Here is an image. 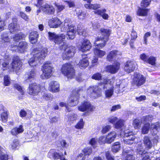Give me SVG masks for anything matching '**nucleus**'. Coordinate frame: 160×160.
Instances as JSON below:
<instances>
[{"label": "nucleus", "instance_id": "obj_1", "mask_svg": "<svg viewBox=\"0 0 160 160\" xmlns=\"http://www.w3.org/2000/svg\"><path fill=\"white\" fill-rule=\"evenodd\" d=\"M48 35L49 39L53 41L58 44L63 43L60 46V49L64 50L62 54L63 59H69L73 56L75 51V48L72 46H68L66 43L63 42L66 38V36L63 34L59 35L56 34L54 32H49Z\"/></svg>", "mask_w": 160, "mask_h": 160}, {"label": "nucleus", "instance_id": "obj_2", "mask_svg": "<svg viewBox=\"0 0 160 160\" xmlns=\"http://www.w3.org/2000/svg\"><path fill=\"white\" fill-rule=\"evenodd\" d=\"M10 60L9 56L8 54H6L2 62V68L3 70L9 69L12 71L14 70H18L20 69L22 62L20 60H14L11 64L9 65V62Z\"/></svg>", "mask_w": 160, "mask_h": 160}, {"label": "nucleus", "instance_id": "obj_3", "mask_svg": "<svg viewBox=\"0 0 160 160\" xmlns=\"http://www.w3.org/2000/svg\"><path fill=\"white\" fill-rule=\"evenodd\" d=\"M48 52V49L45 48L42 50H40L38 48H34L32 52L33 57L31 58L28 61L29 65L32 67L35 66L37 60L43 59L47 55Z\"/></svg>", "mask_w": 160, "mask_h": 160}, {"label": "nucleus", "instance_id": "obj_4", "mask_svg": "<svg viewBox=\"0 0 160 160\" xmlns=\"http://www.w3.org/2000/svg\"><path fill=\"white\" fill-rule=\"evenodd\" d=\"M100 31L101 34L103 37H98L96 38L94 44L98 47L102 48L105 46L106 42L108 40L109 37L111 33V31L109 29L102 28L100 29Z\"/></svg>", "mask_w": 160, "mask_h": 160}, {"label": "nucleus", "instance_id": "obj_5", "mask_svg": "<svg viewBox=\"0 0 160 160\" xmlns=\"http://www.w3.org/2000/svg\"><path fill=\"white\" fill-rule=\"evenodd\" d=\"M62 32H67L68 36V38L69 39H72L75 37V33L76 32L77 30L75 27L71 24L70 22L66 20L61 28Z\"/></svg>", "mask_w": 160, "mask_h": 160}, {"label": "nucleus", "instance_id": "obj_6", "mask_svg": "<svg viewBox=\"0 0 160 160\" xmlns=\"http://www.w3.org/2000/svg\"><path fill=\"white\" fill-rule=\"evenodd\" d=\"M83 91L82 87H81L73 92L71 96L68 101V104L69 106H74L78 103L79 93Z\"/></svg>", "mask_w": 160, "mask_h": 160}, {"label": "nucleus", "instance_id": "obj_7", "mask_svg": "<svg viewBox=\"0 0 160 160\" xmlns=\"http://www.w3.org/2000/svg\"><path fill=\"white\" fill-rule=\"evenodd\" d=\"M61 71L62 73L66 76L68 78H71L75 76L73 68L70 63H66L63 65Z\"/></svg>", "mask_w": 160, "mask_h": 160}, {"label": "nucleus", "instance_id": "obj_8", "mask_svg": "<svg viewBox=\"0 0 160 160\" xmlns=\"http://www.w3.org/2000/svg\"><path fill=\"white\" fill-rule=\"evenodd\" d=\"M109 81L106 79H104L103 81L101 82V84L103 85V89H107L105 91V94L106 98H109L113 95L114 93L113 86L108 82Z\"/></svg>", "mask_w": 160, "mask_h": 160}, {"label": "nucleus", "instance_id": "obj_9", "mask_svg": "<svg viewBox=\"0 0 160 160\" xmlns=\"http://www.w3.org/2000/svg\"><path fill=\"white\" fill-rule=\"evenodd\" d=\"M42 67L43 73L41 75V78L44 79L50 78L52 74L53 68L49 64L47 63H45Z\"/></svg>", "mask_w": 160, "mask_h": 160}, {"label": "nucleus", "instance_id": "obj_10", "mask_svg": "<svg viewBox=\"0 0 160 160\" xmlns=\"http://www.w3.org/2000/svg\"><path fill=\"white\" fill-rule=\"evenodd\" d=\"M40 91V85L35 83H33L29 85L28 89V92L30 95L36 96L38 95Z\"/></svg>", "mask_w": 160, "mask_h": 160}, {"label": "nucleus", "instance_id": "obj_11", "mask_svg": "<svg viewBox=\"0 0 160 160\" xmlns=\"http://www.w3.org/2000/svg\"><path fill=\"white\" fill-rule=\"evenodd\" d=\"M146 81V78L142 75L137 73L134 74L133 79V84L139 87L143 84Z\"/></svg>", "mask_w": 160, "mask_h": 160}, {"label": "nucleus", "instance_id": "obj_12", "mask_svg": "<svg viewBox=\"0 0 160 160\" xmlns=\"http://www.w3.org/2000/svg\"><path fill=\"white\" fill-rule=\"evenodd\" d=\"M87 92L92 97L96 98L101 95V88L99 86L90 87L87 90Z\"/></svg>", "mask_w": 160, "mask_h": 160}, {"label": "nucleus", "instance_id": "obj_13", "mask_svg": "<svg viewBox=\"0 0 160 160\" xmlns=\"http://www.w3.org/2000/svg\"><path fill=\"white\" fill-rule=\"evenodd\" d=\"M78 109L80 111L84 112L87 111L88 112H92L95 107L91 105V104L87 101H84L82 104L78 107Z\"/></svg>", "mask_w": 160, "mask_h": 160}, {"label": "nucleus", "instance_id": "obj_14", "mask_svg": "<svg viewBox=\"0 0 160 160\" xmlns=\"http://www.w3.org/2000/svg\"><path fill=\"white\" fill-rule=\"evenodd\" d=\"M133 134L132 132H129L128 130H126L125 131L124 137L128 138L124 140L125 143L127 144H131L133 143L135 137Z\"/></svg>", "mask_w": 160, "mask_h": 160}, {"label": "nucleus", "instance_id": "obj_15", "mask_svg": "<svg viewBox=\"0 0 160 160\" xmlns=\"http://www.w3.org/2000/svg\"><path fill=\"white\" fill-rule=\"evenodd\" d=\"M137 64L134 61H129L124 64V70L128 73H130L134 71Z\"/></svg>", "mask_w": 160, "mask_h": 160}, {"label": "nucleus", "instance_id": "obj_16", "mask_svg": "<svg viewBox=\"0 0 160 160\" xmlns=\"http://www.w3.org/2000/svg\"><path fill=\"white\" fill-rule=\"evenodd\" d=\"M120 63L117 62L115 61L112 65L107 66V70L112 73H115L117 72L120 68Z\"/></svg>", "mask_w": 160, "mask_h": 160}, {"label": "nucleus", "instance_id": "obj_17", "mask_svg": "<svg viewBox=\"0 0 160 160\" xmlns=\"http://www.w3.org/2000/svg\"><path fill=\"white\" fill-rule=\"evenodd\" d=\"M62 23L61 21L57 18H52L48 21V25L51 28H58Z\"/></svg>", "mask_w": 160, "mask_h": 160}, {"label": "nucleus", "instance_id": "obj_18", "mask_svg": "<svg viewBox=\"0 0 160 160\" xmlns=\"http://www.w3.org/2000/svg\"><path fill=\"white\" fill-rule=\"evenodd\" d=\"M91 44L89 41L88 40H84L80 48V50L84 52L88 51L91 48Z\"/></svg>", "mask_w": 160, "mask_h": 160}, {"label": "nucleus", "instance_id": "obj_19", "mask_svg": "<svg viewBox=\"0 0 160 160\" xmlns=\"http://www.w3.org/2000/svg\"><path fill=\"white\" fill-rule=\"evenodd\" d=\"M62 154H61L57 152L55 150L52 149L50 150L48 152V156L50 158L56 159L62 157Z\"/></svg>", "mask_w": 160, "mask_h": 160}, {"label": "nucleus", "instance_id": "obj_20", "mask_svg": "<svg viewBox=\"0 0 160 160\" xmlns=\"http://www.w3.org/2000/svg\"><path fill=\"white\" fill-rule=\"evenodd\" d=\"M43 11L46 14H53L55 12L54 8L52 6L46 4L42 7Z\"/></svg>", "mask_w": 160, "mask_h": 160}, {"label": "nucleus", "instance_id": "obj_21", "mask_svg": "<svg viewBox=\"0 0 160 160\" xmlns=\"http://www.w3.org/2000/svg\"><path fill=\"white\" fill-rule=\"evenodd\" d=\"M106 135L107 143L111 144L113 142L117 136V133L115 131H112Z\"/></svg>", "mask_w": 160, "mask_h": 160}, {"label": "nucleus", "instance_id": "obj_22", "mask_svg": "<svg viewBox=\"0 0 160 160\" xmlns=\"http://www.w3.org/2000/svg\"><path fill=\"white\" fill-rule=\"evenodd\" d=\"M49 90L52 92H57L59 91V84L57 82L52 81L49 84Z\"/></svg>", "mask_w": 160, "mask_h": 160}, {"label": "nucleus", "instance_id": "obj_23", "mask_svg": "<svg viewBox=\"0 0 160 160\" xmlns=\"http://www.w3.org/2000/svg\"><path fill=\"white\" fill-rule=\"evenodd\" d=\"M38 34L37 32L34 31L31 32L29 36V40L32 43H35L38 40Z\"/></svg>", "mask_w": 160, "mask_h": 160}, {"label": "nucleus", "instance_id": "obj_24", "mask_svg": "<svg viewBox=\"0 0 160 160\" xmlns=\"http://www.w3.org/2000/svg\"><path fill=\"white\" fill-rule=\"evenodd\" d=\"M89 63L88 58L85 57L81 59L78 63L79 67L82 69L85 68L88 66Z\"/></svg>", "mask_w": 160, "mask_h": 160}, {"label": "nucleus", "instance_id": "obj_25", "mask_svg": "<svg viewBox=\"0 0 160 160\" xmlns=\"http://www.w3.org/2000/svg\"><path fill=\"white\" fill-rule=\"evenodd\" d=\"M106 10L105 9H100L93 11L95 14L100 15L104 19L108 20L109 17L108 15L106 13Z\"/></svg>", "mask_w": 160, "mask_h": 160}, {"label": "nucleus", "instance_id": "obj_26", "mask_svg": "<svg viewBox=\"0 0 160 160\" xmlns=\"http://www.w3.org/2000/svg\"><path fill=\"white\" fill-rule=\"evenodd\" d=\"M24 131L23 127L20 125L18 127H16L13 128L11 130V134L13 135H16L18 134L22 133Z\"/></svg>", "mask_w": 160, "mask_h": 160}, {"label": "nucleus", "instance_id": "obj_27", "mask_svg": "<svg viewBox=\"0 0 160 160\" xmlns=\"http://www.w3.org/2000/svg\"><path fill=\"white\" fill-rule=\"evenodd\" d=\"M28 43L25 42H20L18 47V50L20 52H24L27 48Z\"/></svg>", "mask_w": 160, "mask_h": 160}, {"label": "nucleus", "instance_id": "obj_28", "mask_svg": "<svg viewBox=\"0 0 160 160\" xmlns=\"http://www.w3.org/2000/svg\"><path fill=\"white\" fill-rule=\"evenodd\" d=\"M3 108V106L0 105V111H3L1 114V120L3 122H5L7 121L8 113L7 111H4Z\"/></svg>", "mask_w": 160, "mask_h": 160}, {"label": "nucleus", "instance_id": "obj_29", "mask_svg": "<svg viewBox=\"0 0 160 160\" xmlns=\"http://www.w3.org/2000/svg\"><path fill=\"white\" fill-rule=\"evenodd\" d=\"M8 29L11 33L17 32L19 29V27L16 23H12L10 24L8 26Z\"/></svg>", "mask_w": 160, "mask_h": 160}, {"label": "nucleus", "instance_id": "obj_30", "mask_svg": "<svg viewBox=\"0 0 160 160\" xmlns=\"http://www.w3.org/2000/svg\"><path fill=\"white\" fill-rule=\"evenodd\" d=\"M141 149V148H140V150H139V149H137V152L139 154H141L142 156L143 157L142 160H150L149 157L150 153L145 151L142 152Z\"/></svg>", "mask_w": 160, "mask_h": 160}, {"label": "nucleus", "instance_id": "obj_31", "mask_svg": "<svg viewBox=\"0 0 160 160\" xmlns=\"http://www.w3.org/2000/svg\"><path fill=\"white\" fill-rule=\"evenodd\" d=\"M144 143L146 148L150 149L152 146V143L149 137L148 136H145L143 140Z\"/></svg>", "mask_w": 160, "mask_h": 160}, {"label": "nucleus", "instance_id": "obj_32", "mask_svg": "<svg viewBox=\"0 0 160 160\" xmlns=\"http://www.w3.org/2000/svg\"><path fill=\"white\" fill-rule=\"evenodd\" d=\"M95 55L97 58H102L106 54L104 51L100 50L98 48H95L93 50Z\"/></svg>", "mask_w": 160, "mask_h": 160}, {"label": "nucleus", "instance_id": "obj_33", "mask_svg": "<svg viewBox=\"0 0 160 160\" xmlns=\"http://www.w3.org/2000/svg\"><path fill=\"white\" fill-rule=\"evenodd\" d=\"M117 50H113L110 51L107 55V59L109 61H112L113 58H115L117 54Z\"/></svg>", "mask_w": 160, "mask_h": 160}, {"label": "nucleus", "instance_id": "obj_34", "mask_svg": "<svg viewBox=\"0 0 160 160\" xmlns=\"http://www.w3.org/2000/svg\"><path fill=\"white\" fill-rule=\"evenodd\" d=\"M141 121L142 123L144 124L151 122L153 119V116L151 115H149L148 116L143 117L141 118Z\"/></svg>", "mask_w": 160, "mask_h": 160}, {"label": "nucleus", "instance_id": "obj_35", "mask_svg": "<svg viewBox=\"0 0 160 160\" xmlns=\"http://www.w3.org/2000/svg\"><path fill=\"white\" fill-rule=\"evenodd\" d=\"M85 7L87 9H97L100 8V5L99 4H86L84 5Z\"/></svg>", "mask_w": 160, "mask_h": 160}, {"label": "nucleus", "instance_id": "obj_36", "mask_svg": "<svg viewBox=\"0 0 160 160\" xmlns=\"http://www.w3.org/2000/svg\"><path fill=\"white\" fill-rule=\"evenodd\" d=\"M120 145L119 142H115L113 143L112 147V150L113 152H118L120 149Z\"/></svg>", "mask_w": 160, "mask_h": 160}, {"label": "nucleus", "instance_id": "obj_37", "mask_svg": "<svg viewBox=\"0 0 160 160\" xmlns=\"http://www.w3.org/2000/svg\"><path fill=\"white\" fill-rule=\"evenodd\" d=\"M124 121L121 119H118L116 122L114 127L117 129H119L122 127L124 125Z\"/></svg>", "mask_w": 160, "mask_h": 160}, {"label": "nucleus", "instance_id": "obj_38", "mask_svg": "<svg viewBox=\"0 0 160 160\" xmlns=\"http://www.w3.org/2000/svg\"><path fill=\"white\" fill-rule=\"evenodd\" d=\"M36 73L35 70L33 69L29 72L28 74V78L26 79L27 82L29 80L30 81L34 79L36 76Z\"/></svg>", "mask_w": 160, "mask_h": 160}, {"label": "nucleus", "instance_id": "obj_39", "mask_svg": "<svg viewBox=\"0 0 160 160\" xmlns=\"http://www.w3.org/2000/svg\"><path fill=\"white\" fill-rule=\"evenodd\" d=\"M142 123L141 119L140 120L138 119H135L133 121L132 125L135 129H138L140 128Z\"/></svg>", "mask_w": 160, "mask_h": 160}, {"label": "nucleus", "instance_id": "obj_40", "mask_svg": "<svg viewBox=\"0 0 160 160\" xmlns=\"http://www.w3.org/2000/svg\"><path fill=\"white\" fill-rule=\"evenodd\" d=\"M148 10L147 9L139 8L137 12V14L141 16H146L147 15Z\"/></svg>", "mask_w": 160, "mask_h": 160}, {"label": "nucleus", "instance_id": "obj_41", "mask_svg": "<svg viewBox=\"0 0 160 160\" xmlns=\"http://www.w3.org/2000/svg\"><path fill=\"white\" fill-rule=\"evenodd\" d=\"M149 129H150V124L146 123L142 128V132L144 134H147L148 132Z\"/></svg>", "mask_w": 160, "mask_h": 160}, {"label": "nucleus", "instance_id": "obj_42", "mask_svg": "<svg viewBox=\"0 0 160 160\" xmlns=\"http://www.w3.org/2000/svg\"><path fill=\"white\" fill-rule=\"evenodd\" d=\"M25 37V35L22 32H20L15 36L13 38V40L15 41H18Z\"/></svg>", "mask_w": 160, "mask_h": 160}, {"label": "nucleus", "instance_id": "obj_43", "mask_svg": "<svg viewBox=\"0 0 160 160\" xmlns=\"http://www.w3.org/2000/svg\"><path fill=\"white\" fill-rule=\"evenodd\" d=\"M77 15L79 19H83L86 17V13L82 10H79L77 12Z\"/></svg>", "mask_w": 160, "mask_h": 160}, {"label": "nucleus", "instance_id": "obj_44", "mask_svg": "<svg viewBox=\"0 0 160 160\" xmlns=\"http://www.w3.org/2000/svg\"><path fill=\"white\" fill-rule=\"evenodd\" d=\"M160 128V123L159 122H157L155 123H152L150 127V129L155 130L156 131H158Z\"/></svg>", "mask_w": 160, "mask_h": 160}, {"label": "nucleus", "instance_id": "obj_45", "mask_svg": "<svg viewBox=\"0 0 160 160\" xmlns=\"http://www.w3.org/2000/svg\"><path fill=\"white\" fill-rule=\"evenodd\" d=\"M1 42H0V45H2L3 43L8 42L9 41V39L7 34L3 35L1 37Z\"/></svg>", "mask_w": 160, "mask_h": 160}, {"label": "nucleus", "instance_id": "obj_46", "mask_svg": "<svg viewBox=\"0 0 160 160\" xmlns=\"http://www.w3.org/2000/svg\"><path fill=\"white\" fill-rule=\"evenodd\" d=\"M156 58L153 56H151L148 58L146 62H147L152 65H154L156 63Z\"/></svg>", "mask_w": 160, "mask_h": 160}, {"label": "nucleus", "instance_id": "obj_47", "mask_svg": "<svg viewBox=\"0 0 160 160\" xmlns=\"http://www.w3.org/2000/svg\"><path fill=\"white\" fill-rule=\"evenodd\" d=\"M98 142L101 144L107 143L106 135L102 136L99 137L98 140Z\"/></svg>", "mask_w": 160, "mask_h": 160}, {"label": "nucleus", "instance_id": "obj_48", "mask_svg": "<svg viewBox=\"0 0 160 160\" xmlns=\"http://www.w3.org/2000/svg\"><path fill=\"white\" fill-rule=\"evenodd\" d=\"M10 79L8 75H6L4 78V84L5 86H8L10 84Z\"/></svg>", "mask_w": 160, "mask_h": 160}, {"label": "nucleus", "instance_id": "obj_49", "mask_svg": "<svg viewBox=\"0 0 160 160\" xmlns=\"http://www.w3.org/2000/svg\"><path fill=\"white\" fill-rule=\"evenodd\" d=\"M77 118V115L75 114H71L68 115V120L69 122L73 121Z\"/></svg>", "mask_w": 160, "mask_h": 160}, {"label": "nucleus", "instance_id": "obj_50", "mask_svg": "<svg viewBox=\"0 0 160 160\" xmlns=\"http://www.w3.org/2000/svg\"><path fill=\"white\" fill-rule=\"evenodd\" d=\"M14 87L15 88L17 89L18 91H20L22 95H23L24 94V92L23 91V89L22 87L20 86L18 84L15 83L14 84Z\"/></svg>", "mask_w": 160, "mask_h": 160}, {"label": "nucleus", "instance_id": "obj_51", "mask_svg": "<svg viewBox=\"0 0 160 160\" xmlns=\"http://www.w3.org/2000/svg\"><path fill=\"white\" fill-rule=\"evenodd\" d=\"M151 0H143L141 3V6L142 8H146L149 6Z\"/></svg>", "mask_w": 160, "mask_h": 160}, {"label": "nucleus", "instance_id": "obj_52", "mask_svg": "<svg viewBox=\"0 0 160 160\" xmlns=\"http://www.w3.org/2000/svg\"><path fill=\"white\" fill-rule=\"evenodd\" d=\"M111 127L110 125H106L102 128V132L103 134H105L108 132L111 129Z\"/></svg>", "mask_w": 160, "mask_h": 160}, {"label": "nucleus", "instance_id": "obj_53", "mask_svg": "<svg viewBox=\"0 0 160 160\" xmlns=\"http://www.w3.org/2000/svg\"><path fill=\"white\" fill-rule=\"evenodd\" d=\"M84 122L82 119H81L79 122L75 126V128L77 129H81L83 127Z\"/></svg>", "mask_w": 160, "mask_h": 160}, {"label": "nucleus", "instance_id": "obj_54", "mask_svg": "<svg viewBox=\"0 0 160 160\" xmlns=\"http://www.w3.org/2000/svg\"><path fill=\"white\" fill-rule=\"evenodd\" d=\"M83 152L85 154V156L90 155L92 152V149L91 148L87 147L83 150Z\"/></svg>", "mask_w": 160, "mask_h": 160}, {"label": "nucleus", "instance_id": "obj_55", "mask_svg": "<svg viewBox=\"0 0 160 160\" xmlns=\"http://www.w3.org/2000/svg\"><path fill=\"white\" fill-rule=\"evenodd\" d=\"M118 119L116 117H112L108 118V121L109 122L112 123L115 125V124L117 121Z\"/></svg>", "mask_w": 160, "mask_h": 160}, {"label": "nucleus", "instance_id": "obj_56", "mask_svg": "<svg viewBox=\"0 0 160 160\" xmlns=\"http://www.w3.org/2000/svg\"><path fill=\"white\" fill-rule=\"evenodd\" d=\"M102 77L101 74L99 73H97L93 74L92 78V79L98 80L101 79Z\"/></svg>", "mask_w": 160, "mask_h": 160}, {"label": "nucleus", "instance_id": "obj_57", "mask_svg": "<svg viewBox=\"0 0 160 160\" xmlns=\"http://www.w3.org/2000/svg\"><path fill=\"white\" fill-rule=\"evenodd\" d=\"M77 31L78 34L80 35H82L83 36H85L86 35V32L85 31V30L82 29V28L81 29L80 27L79 28L78 26V27Z\"/></svg>", "mask_w": 160, "mask_h": 160}, {"label": "nucleus", "instance_id": "obj_58", "mask_svg": "<svg viewBox=\"0 0 160 160\" xmlns=\"http://www.w3.org/2000/svg\"><path fill=\"white\" fill-rule=\"evenodd\" d=\"M98 139L95 138H92L89 141V143L92 146L96 145L98 142Z\"/></svg>", "mask_w": 160, "mask_h": 160}, {"label": "nucleus", "instance_id": "obj_59", "mask_svg": "<svg viewBox=\"0 0 160 160\" xmlns=\"http://www.w3.org/2000/svg\"><path fill=\"white\" fill-rule=\"evenodd\" d=\"M19 16L26 21H28L29 20L28 17L25 14L22 12H20Z\"/></svg>", "mask_w": 160, "mask_h": 160}, {"label": "nucleus", "instance_id": "obj_60", "mask_svg": "<svg viewBox=\"0 0 160 160\" xmlns=\"http://www.w3.org/2000/svg\"><path fill=\"white\" fill-rule=\"evenodd\" d=\"M128 84V82L125 81V80H123L122 82L119 85L120 88H124L126 87Z\"/></svg>", "mask_w": 160, "mask_h": 160}, {"label": "nucleus", "instance_id": "obj_61", "mask_svg": "<svg viewBox=\"0 0 160 160\" xmlns=\"http://www.w3.org/2000/svg\"><path fill=\"white\" fill-rule=\"evenodd\" d=\"M106 156L108 160H114L113 157L110 154V152H106Z\"/></svg>", "mask_w": 160, "mask_h": 160}, {"label": "nucleus", "instance_id": "obj_62", "mask_svg": "<svg viewBox=\"0 0 160 160\" xmlns=\"http://www.w3.org/2000/svg\"><path fill=\"white\" fill-rule=\"evenodd\" d=\"M98 58L95 57L92 61L91 64L92 67L95 66L98 64Z\"/></svg>", "mask_w": 160, "mask_h": 160}, {"label": "nucleus", "instance_id": "obj_63", "mask_svg": "<svg viewBox=\"0 0 160 160\" xmlns=\"http://www.w3.org/2000/svg\"><path fill=\"white\" fill-rule=\"evenodd\" d=\"M8 156L6 154H1L0 155V160H8Z\"/></svg>", "mask_w": 160, "mask_h": 160}, {"label": "nucleus", "instance_id": "obj_64", "mask_svg": "<svg viewBox=\"0 0 160 160\" xmlns=\"http://www.w3.org/2000/svg\"><path fill=\"white\" fill-rule=\"evenodd\" d=\"M75 160H85V158L83 154L81 153L77 157Z\"/></svg>", "mask_w": 160, "mask_h": 160}]
</instances>
